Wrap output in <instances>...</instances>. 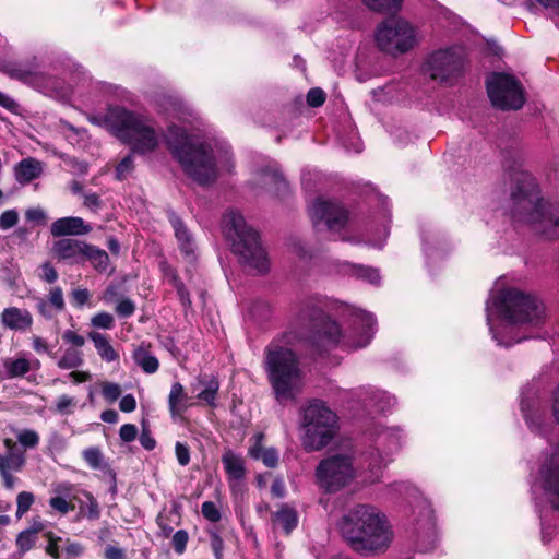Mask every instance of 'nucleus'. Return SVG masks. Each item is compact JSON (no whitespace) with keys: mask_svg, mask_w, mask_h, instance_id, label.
Here are the masks:
<instances>
[{"mask_svg":"<svg viewBox=\"0 0 559 559\" xmlns=\"http://www.w3.org/2000/svg\"><path fill=\"white\" fill-rule=\"evenodd\" d=\"M17 441L25 449H34L39 443V436L35 430L24 429L20 431L16 436Z\"/></svg>","mask_w":559,"mask_h":559,"instance_id":"obj_41","label":"nucleus"},{"mask_svg":"<svg viewBox=\"0 0 559 559\" xmlns=\"http://www.w3.org/2000/svg\"><path fill=\"white\" fill-rule=\"evenodd\" d=\"M82 495L86 499V509H87V512L85 514L86 518L88 520H98L100 516V508H99L97 500L90 491L83 490Z\"/></svg>","mask_w":559,"mask_h":559,"instance_id":"obj_44","label":"nucleus"},{"mask_svg":"<svg viewBox=\"0 0 559 559\" xmlns=\"http://www.w3.org/2000/svg\"><path fill=\"white\" fill-rule=\"evenodd\" d=\"M19 222V213L16 210H7L0 215V229L8 230L15 226Z\"/></svg>","mask_w":559,"mask_h":559,"instance_id":"obj_49","label":"nucleus"},{"mask_svg":"<svg viewBox=\"0 0 559 559\" xmlns=\"http://www.w3.org/2000/svg\"><path fill=\"white\" fill-rule=\"evenodd\" d=\"M1 323L4 328L25 332L33 325V316L27 309L17 307L5 308L0 316Z\"/></svg>","mask_w":559,"mask_h":559,"instance_id":"obj_20","label":"nucleus"},{"mask_svg":"<svg viewBox=\"0 0 559 559\" xmlns=\"http://www.w3.org/2000/svg\"><path fill=\"white\" fill-rule=\"evenodd\" d=\"M3 71L11 79L27 84L44 94L57 96L63 92V81L44 71L36 59L9 62L3 66Z\"/></svg>","mask_w":559,"mask_h":559,"instance_id":"obj_11","label":"nucleus"},{"mask_svg":"<svg viewBox=\"0 0 559 559\" xmlns=\"http://www.w3.org/2000/svg\"><path fill=\"white\" fill-rule=\"evenodd\" d=\"M115 319L108 312H98L91 319V325L96 329L110 330L114 328Z\"/></svg>","mask_w":559,"mask_h":559,"instance_id":"obj_43","label":"nucleus"},{"mask_svg":"<svg viewBox=\"0 0 559 559\" xmlns=\"http://www.w3.org/2000/svg\"><path fill=\"white\" fill-rule=\"evenodd\" d=\"M222 463L230 483L245 478L246 467L241 455L236 454L231 450H227L222 455Z\"/></svg>","mask_w":559,"mask_h":559,"instance_id":"obj_24","label":"nucleus"},{"mask_svg":"<svg viewBox=\"0 0 559 559\" xmlns=\"http://www.w3.org/2000/svg\"><path fill=\"white\" fill-rule=\"evenodd\" d=\"M296 324L324 345H342L353 349L367 346L376 331V319L372 314L355 310L349 329L343 333L338 324L326 318L322 309L314 305H306L300 310Z\"/></svg>","mask_w":559,"mask_h":559,"instance_id":"obj_1","label":"nucleus"},{"mask_svg":"<svg viewBox=\"0 0 559 559\" xmlns=\"http://www.w3.org/2000/svg\"><path fill=\"white\" fill-rule=\"evenodd\" d=\"M88 338L94 343L97 354L104 361L112 362L119 358L106 335L92 331L88 333Z\"/></svg>","mask_w":559,"mask_h":559,"instance_id":"obj_26","label":"nucleus"},{"mask_svg":"<svg viewBox=\"0 0 559 559\" xmlns=\"http://www.w3.org/2000/svg\"><path fill=\"white\" fill-rule=\"evenodd\" d=\"M209 534H210V545L213 550L215 559H223V551H224L223 538L214 530L209 531Z\"/></svg>","mask_w":559,"mask_h":559,"instance_id":"obj_48","label":"nucleus"},{"mask_svg":"<svg viewBox=\"0 0 559 559\" xmlns=\"http://www.w3.org/2000/svg\"><path fill=\"white\" fill-rule=\"evenodd\" d=\"M56 312H62L66 309L63 290L60 286H55L49 290L46 299Z\"/></svg>","mask_w":559,"mask_h":559,"instance_id":"obj_39","label":"nucleus"},{"mask_svg":"<svg viewBox=\"0 0 559 559\" xmlns=\"http://www.w3.org/2000/svg\"><path fill=\"white\" fill-rule=\"evenodd\" d=\"M43 163L36 158L27 157L14 166V178L20 185H27L43 174Z\"/></svg>","mask_w":559,"mask_h":559,"instance_id":"obj_23","label":"nucleus"},{"mask_svg":"<svg viewBox=\"0 0 559 559\" xmlns=\"http://www.w3.org/2000/svg\"><path fill=\"white\" fill-rule=\"evenodd\" d=\"M85 260L90 261L93 267L98 272H105L109 266V255L107 252L90 243L84 255V261Z\"/></svg>","mask_w":559,"mask_h":559,"instance_id":"obj_29","label":"nucleus"},{"mask_svg":"<svg viewBox=\"0 0 559 559\" xmlns=\"http://www.w3.org/2000/svg\"><path fill=\"white\" fill-rule=\"evenodd\" d=\"M189 540V535L187 531L179 530L173 536V546L177 554L181 555L185 552L187 543Z\"/></svg>","mask_w":559,"mask_h":559,"instance_id":"obj_52","label":"nucleus"},{"mask_svg":"<svg viewBox=\"0 0 559 559\" xmlns=\"http://www.w3.org/2000/svg\"><path fill=\"white\" fill-rule=\"evenodd\" d=\"M188 395L181 383L175 382L168 395V407L173 416L181 415L188 408Z\"/></svg>","mask_w":559,"mask_h":559,"instance_id":"obj_27","label":"nucleus"},{"mask_svg":"<svg viewBox=\"0 0 559 559\" xmlns=\"http://www.w3.org/2000/svg\"><path fill=\"white\" fill-rule=\"evenodd\" d=\"M3 443L5 451L0 454V477L3 487L13 490L19 480L13 474L23 471L26 464V455L13 440L7 438Z\"/></svg>","mask_w":559,"mask_h":559,"instance_id":"obj_16","label":"nucleus"},{"mask_svg":"<svg viewBox=\"0 0 559 559\" xmlns=\"http://www.w3.org/2000/svg\"><path fill=\"white\" fill-rule=\"evenodd\" d=\"M133 153L127 155L116 167V178L124 180L134 169Z\"/></svg>","mask_w":559,"mask_h":559,"instance_id":"obj_42","label":"nucleus"},{"mask_svg":"<svg viewBox=\"0 0 559 559\" xmlns=\"http://www.w3.org/2000/svg\"><path fill=\"white\" fill-rule=\"evenodd\" d=\"M200 383L204 384L205 388L198 393L197 397L210 406H215L216 394L219 389L218 381L212 378L207 382L200 380Z\"/></svg>","mask_w":559,"mask_h":559,"instance_id":"obj_33","label":"nucleus"},{"mask_svg":"<svg viewBox=\"0 0 559 559\" xmlns=\"http://www.w3.org/2000/svg\"><path fill=\"white\" fill-rule=\"evenodd\" d=\"M371 11L379 13H393L402 8L403 0H361Z\"/></svg>","mask_w":559,"mask_h":559,"instance_id":"obj_32","label":"nucleus"},{"mask_svg":"<svg viewBox=\"0 0 559 559\" xmlns=\"http://www.w3.org/2000/svg\"><path fill=\"white\" fill-rule=\"evenodd\" d=\"M173 287L176 289L178 298L182 306L189 307L191 305L190 294L186 288L185 284L182 283V281L176 282V284L173 285Z\"/></svg>","mask_w":559,"mask_h":559,"instance_id":"obj_63","label":"nucleus"},{"mask_svg":"<svg viewBox=\"0 0 559 559\" xmlns=\"http://www.w3.org/2000/svg\"><path fill=\"white\" fill-rule=\"evenodd\" d=\"M353 274L357 278L365 280L371 284H378L381 280L379 271L377 269L365 265H354Z\"/></svg>","mask_w":559,"mask_h":559,"instance_id":"obj_35","label":"nucleus"},{"mask_svg":"<svg viewBox=\"0 0 559 559\" xmlns=\"http://www.w3.org/2000/svg\"><path fill=\"white\" fill-rule=\"evenodd\" d=\"M272 522L275 527H281L285 534H290L298 524V515L295 509L287 504H282L281 508L272 514Z\"/></svg>","mask_w":559,"mask_h":559,"instance_id":"obj_25","label":"nucleus"},{"mask_svg":"<svg viewBox=\"0 0 559 559\" xmlns=\"http://www.w3.org/2000/svg\"><path fill=\"white\" fill-rule=\"evenodd\" d=\"M140 443L145 450H153L156 445V441L153 438L150 429L145 426V424H142V431L140 435Z\"/></svg>","mask_w":559,"mask_h":559,"instance_id":"obj_62","label":"nucleus"},{"mask_svg":"<svg viewBox=\"0 0 559 559\" xmlns=\"http://www.w3.org/2000/svg\"><path fill=\"white\" fill-rule=\"evenodd\" d=\"M132 358L134 362L146 373H154L158 370V359L144 346L136 347L132 353Z\"/></svg>","mask_w":559,"mask_h":559,"instance_id":"obj_28","label":"nucleus"},{"mask_svg":"<svg viewBox=\"0 0 559 559\" xmlns=\"http://www.w3.org/2000/svg\"><path fill=\"white\" fill-rule=\"evenodd\" d=\"M82 457L92 469H98L107 475L111 481V491L116 492V473L106 462L102 450L98 447H90L83 450Z\"/></svg>","mask_w":559,"mask_h":559,"instance_id":"obj_21","label":"nucleus"},{"mask_svg":"<svg viewBox=\"0 0 559 559\" xmlns=\"http://www.w3.org/2000/svg\"><path fill=\"white\" fill-rule=\"evenodd\" d=\"M102 394L107 402L114 403L121 395V388L114 382H104L102 384Z\"/></svg>","mask_w":559,"mask_h":559,"instance_id":"obj_46","label":"nucleus"},{"mask_svg":"<svg viewBox=\"0 0 559 559\" xmlns=\"http://www.w3.org/2000/svg\"><path fill=\"white\" fill-rule=\"evenodd\" d=\"M64 163L70 168V171L76 176H84L88 171V164L83 160H79L75 157H67Z\"/></svg>","mask_w":559,"mask_h":559,"instance_id":"obj_50","label":"nucleus"},{"mask_svg":"<svg viewBox=\"0 0 559 559\" xmlns=\"http://www.w3.org/2000/svg\"><path fill=\"white\" fill-rule=\"evenodd\" d=\"M539 480L549 503L559 510V445L546 456L539 469Z\"/></svg>","mask_w":559,"mask_h":559,"instance_id":"obj_17","label":"nucleus"},{"mask_svg":"<svg viewBox=\"0 0 559 559\" xmlns=\"http://www.w3.org/2000/svg\"><path fill=\"white\" fill-rule=\"evenodd\" d=\"M325 102V93L319 87L311 88L307 94V103L311 107H319Z\"/></svg>","mask_w":559,"mask_h":559,"instance_id":"obj_54","label":"nucleus"},{"mask_svg":"<svg viewBox=\"0 0 559 559\" xmlns=\"http://www.w3.org/2000/svg\"><path fill=\"white\" fill-rule=\"evenodd\" d=\"M76 406V400L69 395H60L55 405V411L59 415H71L74 413V408Z\"/></svg>","mask_w":559,"mask_h":559,"instance_id":"obj_37","label":"nucleus"},{"mask_svg":"<svg viewBox=\"0 0 559 559\" xmlns=\"http://www.w3.org/2000/svg\"><path fill=\"white\" fill-rule=\"evenodd\" d=\"M337 526L350 548L362 555L384 551L393 538L385 514L372 504L348 508Z\"/></svg>","mask_w":559,"mask_h":559,"instance_id":"obj_3","label":"nucleus"},{"mask_svg":"<svg viewBox=\"0 0 559 559\" xmlns=\"http://www.w3.org/2000/svg\"><path fill=\"white\" fill-rule=\"evenodd\" d=\"M175 453L177 461L181 466H187L190 463V450L188 445L179 441L176 442Z\"/></svg>","mask_w":559,"mask_h":559,"instance_id":"obj_56","label":"nucleus"},{"mask_svg":"<svg viewBox=\"0 0 559 559\" xmlns=\"http://www.w3.org/2000/svg\"><path fill=\"white\" fill-rule=\"evenodd\" d=\"M115 310L119 317L129 318L135 311V304L130 298L122 297L118 299Z\"/></svg>","mask_w":559,"mask_h":559,"instance_id":"obj_45","label":"nucleus"},{"mask_svg":"<svg viewBox=\"0 0 559 559\" xmlns=\"http://www.w3.org/2000/svg\"><path fill=\"white\" fill-rule=\"evenodd\" d=\"M105 559H127L126 551L116 546H107L104 554Z\"/></svg>","mask_w":559,"mask_h":559,"instance_id":"obj_64","label":"nucleus"},{"mask_svg":"<svg viewBox=\"0 0 559 559\" xmlns=\"http://www.w3.org/2000/svg\"><path fill=\"white\" fill-rule=\"evenodd\" d=\"M70 297L74 307L82 308L90 300L91 294L87 288H75Z\"/></svg>","mask_w":559,"mask_h":559,"instance_id":"obj_51","label":"nucleus"},{"mask_svg":"<svg viewBox=\"0 0 559 559\" xmlns=\"http://www.w3.org/2000/svg\"><path fill=\"white\" fill-rule=\"evenodd\" d=\"M40 527L36 530H26L19 534L16 538V545L20 551L26 552L33 548L35 545V533L38 532Z\"/></svg>","mask_w":559,"mask_h":559,"instance_id":"obj_40","label":"nucleus"},{"mask_svg":"<svg viewBox=\"0 0 559 559\" xmlns=\"http://www.w3.org/2000/svg\"><path fill=\"white\" fill-rule=\"evenodd\" d=\"M3 367L7 378L23 377L31 370L29 361L26 358L5 359Z\"/></svg>","mask_w":559,"mask_h":559,"instance_id":"obj_31","label":"nucleus"},{"mask_svg":"<svg viewBox=\"0 0 559 559\" xmlns=\"http://www.w3.org/2000/svg\"><path fill=\"white\" fill-rule=\"evenodd\" d=\"M492 310H496L509 325H538L545 314L544 306L536 297L524 294L519 289L509 288L495 296L492 300L488 301L486 305L487 324L497 343L506 347L519 343L525 337L513 341L501 337L492 325Z\"/></svg>","mask_w":559,"mask_h":559,"instance_id":"obj_4","label":"nucleus"},{"mask_svg":"<svg viewBox=\"0 0 559 559\" xmlns=\"http://www.w3.org/2000/svg\"><path fill=\"white\" fill-rule=\"evenodd\" d=\"M92 230L91 226L85 224L81 217L68 216L56 219L50 226V233L53 237L81 236Z\"/></svg>","mask_w":559,"mask_h":559,"instance_id":"obj_19","label":"nucleus"},{"mask_svg":"<svg viewBox=\"0 0 559 559\" xmlns=\"http://www.w3.org/2000/svg\"><path fill=\"white\" fill-rule=\"evenodd\" d=\"M264 369L275 399L284 404L294 401L301 391V370L295 353L274 338L265 347Z\"/></svg>","mask_w":559,"mask_h":559,"instance_id":"obj_6","label":"nucleus"},{"mask_svg":"<svg viewBox=\"0 0 559 559\" xmlns=\"http://www.w3.org/2000/svg\"><path fill=\"white\" fill-rule=\"evenodd\" d=\"M83 364V353L78 348L69 347L64 349L61 358L57 362V366L63 370H72L81 367Z\"/></svg>","mask_w":559,"mask_h":559,"instance_id":"obj_30","label":"nucleus"},{"mask_svg":"<svg viewBox=\"0 0 559 559\" xmlns=\"http://www.w3.org/2000/svg\"><path fill=\"white\" fill-rule=\"evenodd\" d=\"M259 460H262L266 467L274 468L278 463V453L274 448H269L262 451Z\"/></svg>","mask_w":559,"mask_h":559,"instance_id":"obj_60","label":"nucleus"},{"mask_svg":"<svg viewBox=\"0 0 559 559\" xmlns=\"http://www.w3.org/2000/svg\"><path fill=\"white\" fill-rule=\"evenodd\" d=\"M168 219L175 230V236L179 243L181 252L190 260L194 259V241L193 238L182 222V219L176 215L175 212L168 213Z\"/></svg>","mask_w":559,"mask_h":559,"instance_id":"obj_22","label":"nucleus"},{"mask_svg":"<svg viewBox=\"0 0 559 559\" xmlns=\"http://www.w3.org/2000/svg\"><path fill=\"white\" fill-rule=\"evenodd\" d=\"M62 340L78 348L83 347L85 344V338L73 330H66L62 334Z\"/></svg>","mask_w":559,"mask_h":559,"instance_id":"obj_61","label":"nucleus"},{"mask_svg":"<svg viewBox=\"0 0 559 559\" xmlns=\"http://www.w3.org/2000/svg\"><path fill=\"white\" fill-rule=\"evenodd\" d=\"M202 515L210 522L216 523L221 520L222 515L213 501H205L201 507Z\"/></svg>","mask_w":559,"mask_h":559,"instance_id":"obj_47","label":"nucleus"},{"mask_svg":"<svg viewBox=\"0 0 559 559\" xmlns=\"http://www.w3.org/2000/svg\"><path fill=\"white\" fill-rule=\"evenodd\" d=\"M36 309L38 313L46 320H52L55 317V309L49 305L45 298H37Z\"/></svg>","mask_w":559,"mask_h":559,"instance_id":"obj_55","label":"nucleus"},{"mask_svg":"<svg viewBox=\"0 0 559 559\" xmlns=\"http://www.w3.org/2000/svg\"><path fill=\"white\" fill-rule=\"evenodd\" d=\"M487 93L492 105L502 110H516L524 104L521 83L506 73L490 75L487 80Z\"/></svg>","mask_w":559,"mask_h":559,"instance_id":"obj_13","label":"nucleus"},{"mask_svg":"<svg viewBox=\"0 0 559 559\" xmlns=\"http://www.w3.org/2000/svg\"><path fill=\"white\" fill-rule=\"evenodd\" d=\"M464 68V56L461 49L449 48L438 50L429 56L426 70L432 80L448 82L457 78Z\"/></svg>","mask_w":559,"mask_h":559,"instance_id":"obj_14","label":"nucleus"},{"mask_svg":"<svg viewBox=\"0 0 559 559\" xmlns=\"http://www.w3.org/2000/svg\"><path fill=\"white\" fill-rule=\"evenodd\" d=\"M300 442L306 452L331 444L341 430L340 417L326 402L313 399L299 409Z\"/></svg>","mask_w":559,"mask_h":559,"instance_id":"obj_7","label":"nucleus"},{"mask_svg":"<svg viewBox=\"0 0 559 559\" xmlns=\"http://www.w3.org/2000/svg\"><path fill=\"white\" fill-rule=\"evenodd\" d=\"M165 142L185 173L200 185H210L217 177L213 151L210 145L197 142L183 128L171 124Z\"/></svg>","mask_w":559,"mask_h":559,"instance_id":"obj_5","label":"nucleus"},{"mask_svg":"<svg viewBox=\"0 0 559 559\" xmlns=\"http://www.w3.org/2000/svg\"><path fill=\"white\" fill-rule=\"evenodd\" d=\"M138 436V428L133 424H124L120 427L119 437L123 442H132Z\"/></svg>","mask_w":559,"mask_h":559,"instance_id":"obj_59","label":"nucleus"},{"mask_svg":"<svg viewBox=\"0 0 559 559\" xmlns=\"http://www.w3.org/2000/svg\"><path fill=\"white\" fill-rule=\"evenodd\" d=\"M511 216L514 222L528 225L534 231L552 239L559 236V206L540 197L534 176L519 171L513 177Z\"/></svg>","mask_w":559,"mask_h":559,"instance_id":"obj_2","label":"nucleus"},{"mask_svg":"<svg viewBox=\"0 0 559 559\" xmlns=\"http://www.w3.org/2000/svg\"><path fill=\"white\" fill-rule=\"evenodd\" d=\"M107 121L115 135L128 144L132 153L144 155L157 148L159 138L148 118L122 107H115L109 110Z\"/></svg>","mask_w":559,"mask_h":559,"instance_id":"obj_9","label":"nucleus"},{"mask_svg":"<svg viewBox=\"0 0 559 559\" xmlns=\"http://www.w3.org/2000/svg\"><path fill=\"white\" fill-rule=\"evenodd\" d=\"M40 269V278L46 283L52 284L58 280V272L50 262L43 263Z\"/></svg>","mask_w":559,"mask_h":559,"instance_id":"obj_58","label":"nucleus"},{"mask_svg":"<svg viewBox=\"0 0 559 559\" xmlns=\"http://www.w3.org/2000/svg\"><path fill=\"white\" fill-rule=\"evenodd\" d=\"M223 229L231 243L233 252L238 255L245 266L258 274L269 271V258L260 242V237L253 228L247 225L239 212L229 210L225 213Z\"/></svg>","mask_w":559,"mask_h":559,"instance_id":"obj_8","label":"nucleus"},{"mask_svg":"<svg viewBox=\"0 0 559 559\" xmlns=\"http://www.w3.org/2000/svg\"><path fill=\"white\" fill-rule=\"evenodd\" d=\"M35 497L29 491H21L16 498V518L21 519L34 503Z\"/></svg>","mask_w":559,"mask_h":559,"instance_id":"obj_38","label":"nucleus"},{"mask_svg":"<svg viewBox=\"0 0 559 559\" xmlns=\"http://www.w3.org/2000/svg\"><path fill=\"white\" fill-rule=\"evenodd\" d=\"M88 243L73 238H63L56 241L52 246V253L59 259L71 263H81L84 261Z\"/></svg>","mask_w":559,"mask_h":559,"instance_id":"obj_18","label":"nucleus"},{"mask_svg":"<svg viewBox=\"0 0 559 559\" xmlns=\"http://www.w3.org/2000/svg\"><path fill=\"white\" fill-rule=\"evenodd\" d=\"M353 456L334 454L320 461L316 468L318 485L329 493H335L347 487L355 478Z\"/></svg>","mask_w":559,"mask_h":559,"instance_id":"obj_10","label":"nucleus"},{"mask_svg":"<svg viewBox=\"0 0 559 559\" xmlns=\"http://www.w3.org/2000/svg\"><path fill=\"white\" fill-rule=\"evenodd\" d=\"M49 506L61 514H67L74 508L64 498L59 496L50 498Z\"/></svg>","mask_w":559,"mask_h":559,"instance_id":"obj_57","label":"nucleus"},{"mask_svg":"<svg viewBox=\"0 0 559 559\" xmlns=\"http://www.w3.org/2000/svg\"><path fill=\"white\" fill-rule=\"evenodd\" d=\"M377 444L385 452L396 450L400 447V436L393 429H385L378 436Z\"/></svg>","mask_w":559,"mask_h":559,"instance_id":"obj_34","label":"nucleus"},{"mask_svg":"<svg viewBox=\"0 0 559 559\" xmlns=\"http://www.w3.org/2000/svg\"><path fill=\"white\" fill-rule=\"evenodd\" d=\"M420 520L418 521L419 528L430 532L435 527L433 510L430 504L420 502L419 504Z\"/></svg>","mask_w":559,"mask_h":559,"instance_id":"obj_36","label":"nucleus"},{"mask_svg":"<svg viewBox=\"0 0 559 559\" xmlns=\"http://www.w3.org/2000/svg\"><path fill=\"white\" fill-rule=\"evenodd\" d=\"M159 270L164 278L173 286L176 282H180L177 271L165 260L159 262Z\"/></svg>","mask_w":559,"mask_h":559,"instance_id":"obj_53","label":"nucleus"},{"mask_svg":"<svg viewBox=\"0 0 559 559\" xmlns=\"http://www.w3.org/2000/svg\"><path fill=\"white\" fill-rule=\"evenodd\" d=\"M376 43L380 50L389 55L405 53L416 44L415 28L403 19H388L378 25Z\"/></svg>","mask_w":559,"mask_h":559,"instance_id":"obj_12","label":"nucleus"},{"mask_svg":"<svg viewBox=\"0 0 559 559\" xmlns=\"http://www.w3.org/2000/svg\"><path fill=\"white\" fill-rule=\"evenodd\" d=\"M309 215L317 229L323 224L330 231H340L348 221V213L341 204L321 199L310 205Z\"/></svg>","mask_w":559,"mask_h":559,"instance_id":"obj_15","label":"nucleus"}]
</instances>
